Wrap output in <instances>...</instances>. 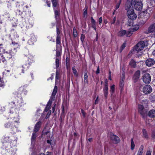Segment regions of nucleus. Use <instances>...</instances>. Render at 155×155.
I'll use <instances>...</instances> for the list:
<instances>
[{
	"label": "nucleus",
	"instance_id": "nucleus-1",
	"mask_svg": "<svg viewBox=\"0 0 155 155\" xmlns=\"http://www.w3.org/2000/svg\"><path fill=\"white\" fill-rule=\"evenodd\" d=\"M138 111L139 113L140 114L142 117L145 118L146 117L147 115V112L148 109H147V108L145 107L144 108V107L143 105L141 104H139L138 105Z\"/></svg>",
	"mask_w": 155,
	"mask_h": 155
},
{
	"label": "nucleus",
	"instance_id": "nucleus-2",
	"mask_svg": "<svg viewBox=\"0 0 155 155\" xmlns=\"http://www.w3.org/2000/svg\"><path fill=\"white\" fill-rule=\"evenodd\" d=\"M133 5H134V4L132 2V0H127L125 5V9L127 11V12L131 11V10H134L132 6Z\"/></svg>",
	"mask_w": 155,
	"mask_h": 155
},
{
	"label": "nucleus",
	"instance_id": "nucleus-3",
	"mask_svg": "<svg viewBox=\"0 0 155 155\" xmlns=\"http://www.w3.org/2000/svg\"><path fill=\"white\" fill-rule=\"evenodd\" d=\"M145 43L143 41L139 42L136 45L135 49L136 51H139L142 50L144 48Z\"/></svg>",
	"mask_w": 155,
	"mask_h": 155
},
{
	"label": "nucleus",
	"instance_id": "nucleus-4",
	"mask_svg": "<svg viewBox=\"0 0 155 155\" xmlns=\"http://www.w3.org/2000/svg\"><path fill=\"white\" fill-rule=\"evenodd\" d=\"M110 138L114 144H117L120 141L119 138L116 135L111 133L110 134Z\"/></svg>",
	"mask_w": 155,
	"mask_h": 155
},
{
	"label": "nucleus",
	"instance_id": "nucleus-5",
	"mask_svg": "<svg viewBox=\"0 0 155 155\" xmlns=\"http://www.w3.org/2000/svg\"><path fill=\"white\" fill-rule=\"evenodd\" d=\"M143 80L145 83H149L151 80V76L150 74L147 73L144 74L143 76Z\"/></svg>",
	"mask_w": 155,
	"mask_h": 155
},
{
	"label": "nucleus",
	"instance_id": "nucleus-6",
	"mask_svg": "<svg viewBox=\"0 0 155 155\" xmlns=\"http://www.w3.org/2000/svg\"><path fill=\"white\" fill-rule=\"evenodd\" d=\"M127 12V14L128 18L132 20L135 19L137 18V15L134 12V10H131Z\"/></svg>",
	"mask_w": 155,
	"mask_h": 155
},
{
	"label": "nucleus",
	"instance_id": "nucleus-7",
	"mask_svg": "<svg viewBox=\"0 0 155 155\" xmlns=\"http://www.w3.org/2000/svg\"><path fill=\"white\" fill-rule=\"evenodd\" d=\"M134 8L137 11H140L143 8V4L141 1H138L134 3Z\"/></svg>",
	"mask_w": 155,
	"mask_h": 155
},
{
	"label": "nucleus",
	"instance_id": "nucleus-8",
	"mask_svg": "<svg viewBox=\"0 0 155 155\" xmlns=\"http://www.w3.org/2000/svg\"><path fill=\"white\" fill-rule=\"evenodd\" d=\"M152 91V89L151 86L149 85L145 86L143 88V91L145 94H150Z\"/></svg>",
	"mask_w": 155,
	"mask_h": 155
},
{
	"label": "nucleus",
	"instance_id": "nucleus-9",
	"mask_svg": "<svg viewBox=\"0 0 155 155\" xmlns=\"http://www.w3.org/2000/svg\"><path fill=\"white\" fill-rule=\"evenodd\" d=\"M148 33H155V22L151 24L147 28Z\"/></svg>",
	"mask_w": 155,
	"mask_h": 155
},
{
	"label": "nucleus",
	"instance_id": "nucleus-10",
	"mask_svg": "<svg viewBox=\"0 0 155 155\" xmlns=\"http://www.w3.org/2000/svg\"><path fill=\"white\" fill-rule=\"evenodd\" d=\"M155 63V61L153 59L149 58L146 60V64L148 66L150 67L153 66Z\"/></svg>",
	"mask_w": 155,
	"mask_h": 155
},
{
	"label": "nucleus",
	"instance_id": "nucleus-11",
	"mask_svg": "<svg viewBox=\"0 0 155 155\" xmlns=\"http://www.w3.org/2000/svg\"><path fill=\"white\" fill-rule=\"evenodd\" d=\"M140 71L139 70L137 71L135 73L133 78L134 82H136L139 78L140 76Z\"/></svg>",
	"mask_w": 155,
	"mask_h": 155
},
{
	"label": "nucleus",
	"instance_id": "nucleus-12",
	"mask_svg": "<svg viewBox=\"0 0 155 155\" xmlns=\"http://www.w3.org/2000/svg\"><path fill=\"white\" fill-rule=\"evenodd\" d=\"M41 123V122L38 121L35 124L34 129V132L36 133L39 130Z\"/></svg>",
	"mask_w": 155,
	"mask_h": 155
},
{
	"label": "nucleus",
	"instance_id": "nucleus-13",
	"mask_svg": "<svg viewBox=\"0 0 155 155\" xmlns=\"http://www.w3.org/2000/svg\"><path fill=\"white\" fill-rule=\"evenodd\" d=\"M52 100L51 99H50L48 103V104L45 110L46 112L48 111L50 108L52 104Z\"/></svg>",
	"mask_w": 155,
	"mask_h": 155
},
{
	"label": "nucleus",
	"instance_id": "nucleus-14",
	"mask_svg": "<svg viewBox=\"0 0 155 155\" xmlns=\"http://www.w3.org/2000/svg\"><path fill=\"white\" fill-rule=\"evenodd\" d=\"M149 116L151 118L155 117V110L152 109L150 110L148 112Z\"/></svg>",
	"mask_w": 155,
	"mask_h": 155
},
{
	"label": "nucleus",
	"instance_id": "nucleus-15",
	"mask_svg": "<svg viewBox=\"0 0 155 155\" xmlns=\"http://www.w3.org/2000/svg\"><path fill=\"white\" fill-rule=\"evenodd\" d=\"M54 14H55V18L56 19H57L58 16L60 15V12L59 10H57L55 9V8H54L53 9Z\"/></svg>",
	"mask_w": 155,
	"mask_h": 155
},
{
	"label": "nucleus",
	"instance_id": "nucleus-16",
	"mask_svg": "<svg viewBox=\"0 0 155 155\" xmlns=\"http://www.w3.org/2000/svg\"><path fill=\"white\" fill-rule=\"evenodd\" d=\"M84 84H88V78L87 72L84 74Z\"/></svg>",
	"mask_w": 155,
	"mask_h": 155
},
{
	"label": "nucleus",
	"instance_id": "nucleus-17",
	"mask_svg": "<svg viewBox=\"0 0 155 155\" xmlns=\"http://www.w3.org/2000/svg\"><path fill=\"white\" fill-rule=\"evenodd\" d=\"M108 86H104L103 91L105 97L107 98L108 94Z\"/></svg>",
	"mask_w": 155,
	"mask_h": 155
},
{
	"label": "nucleus",
	"instance_id": "nucleus-18",
	"mask_svg": "<svg viewBox=\"0 0 155 155\" xmlns=\"http://www.w3.org/2000/svg\"><path fill=\"white\" fill-rule=\"evenodd\" d=\"M129 64L131 67L133 68H135L136 66V62L133 59L131 60Z\"/></svg>",
	"mask_w": 155,
	"mask_h": 155
},
{
	"label": "nucleus",
	"instance_id": "nucleus-19",
	"mask_svg": "<svg viewBox=\"0 0 155 155\" xmlns=\"http://www.w3.org/2000/svg\"><path fill=\"white\" fill-rule=\"evenodd\" d=\"M51 2L52 4L53 8H55L56 7H58V0H51Z\"/></svg>",
	"mask_w": 155,
	"mask_h": 155
},
{
	"label": "nucleus",
	"instance_id": "nucleus-20",
	"mask_svg": "<svg viewBox=\"0 0 155 155\" xmlns=\"http://www.w3.org/2000/svg\"><path fill=\"white\" fill-rule=\"evenodd\" d=\"M148 102L149 101L147 99L143 100L141 102L142 105H143L144 107V106L146 108H147V107L148 106Z\"/></svg>",
	"mask_w": 155,
	"mask_h": 155
},
{
	"label": "nucleus",
	"instance_id": "nucleus-21",
	"mask_svg": "<svg viewBox=\"0 0 155 155\" xmlns=\"http://www.w3.org/2000/svg\"><path fill=\"white\" fill-rule=\"evenodd\" d=\"M143 145L140 146L137 153V155H142L143 153Z\"/></svg>",
	"mask_w": 155,
	"mask_h": 155
},
{
	"label": "nucleus",
	"instance_id": "nucleus-22",
	"mask_svg": "<svg viewBox=\"0 0 155 155\" xmlns=\"http://www.w3.org/2000/svg\"><path fill=\"white\" fill-rule=\"evenodd\" d=\"M143 137L147 139L148 138V136L146 130L143 129L142 130Z\"/></svg>",
	"mask_w": 155,
	"mask_h": 155
},
{
	"label": "nucleus",
	"instance_id": "nucleus-23",
	"mask_svg": "<svg viewBox=\"0 0 155 155\" xmlns=\"http://www.w3.org/2000/svg\"><path fill=\"white\" fill-rule=\"evenodd\" d=\"M126 33V31L125 30H122L119 31L118 34V35L119 36L122 37L124 35H125Z\"/></svg>",
	"mask_w": 155,
	"mask_h": 155
},
{
	"label": "nucleus",
	"instance_id": "nucleus-24",
	"mask_svg": "<svg viewBox=\"0 0 155 155\" xmlns=\"http://www.w3.org/2000/svg\"><path fill=\"white\" fill-rule=\"evenodd\" d=\"M124 78H122L121 80V81H120V87L121 88V90H122L123 87L124 86Z\"/></svg>",
	"mask_w": 155,
	"mask_h": 155
},
{
	"label": "nucleus",
	"instance_id": "nucleus-25",
	"mask_svg": "<svg viewBox=\"0 0 155 155\" xmlns=\"http://www.w3.org/2000/svg\"><path fill=\"white\" fill-rule=\"evenodd\" d=\"M57 90L58 87L56 86L55 85L52 94V95L53 96H54L55 95L57 92Z\"/></svg>",
	"mask_w": 155,
	"mask_h": 155
},
{
	"label": "nucleus",
	"instance_id": "nucleus-26",
	"mask_svg": "<svg viewBox=\"0 0 155 155\" xmlns=\"http://www.w3.org/2000/svg\"><path fill=\"white\" fill-rule=\"evenodd\" d=\"M142 14H143V15L144 16L143 17L144 18L147 20L148 18L147 17H146V16H149V14L147 13V11H143Z\"/></svg>",
	"mask_w": 155,
	"mask_h": 155
},
{
	"label": "nucleus",
	"instance_id": "nucleus-27",
	"mask_svg": "<svg viewBox=\"0 0 155 155\" xmlns=\"http://www.w3.org/2000/svg\"><path fill=\"white\" fill-rule=\"evenodd\" d=\"M56 43L57 44V45L61 44V38L60 36H57Z\"/></svg>",
	"mask_w": 155,
	"mask_h": 155
},
{
	"label": "nucleus",
	"instance_id": "nucleus-28",
	"mask_svg": "<svg viewBox=\"0 0 155 155\" xmlns=\"http://www.w3.org/2000/svg\"><path fill=\"white\" fill-rule=\"evenodd\" d=\"M6 61V59L3 55L0 54V63L4 62Z\"/></svg>",
	"mask_w": 155,
	"mask_h": 155
},
{
	"label": "nucleus",
	"instance_id": "nucleus-29",
	"mask_svg": "<svg viewBox=\"0 0 155 155\" xmlns=\"http://www.w3.org/2000/svg\"><path fill=\"white\" fill-rule=\"evenodd\" d=\"M91 25L92 27V28L94 27H96V21L95 20L93 19V17H91Z\"/></svg>",
	"mask_w": 155,
	"mask_h": 155
},
{
	"label": "nucleus",
	"instance_id": "nucleus-30",
	"mask_svg": "<svg viewBox=\"0 0 155 155\" xmlns=\"http://www.w3.org/2000/svg\"><path fill=\"white\" fill-rule=\"evenodd\" d=\"M133 34V32L130 30L129 31H126V33H125V35L127 37H130Z\"/></svg>",
	"mask_w": 155,
	"mask_h": 155
},
{
	"label": "nucleus",
	"instance_id": "nucleus-31",
	"mask_svg": "<svg viewBox=\"0 0 155 155\" xmlns=\"http://www.w3.org/2000/svg\"><path fill=\"white\" fill-rule=\"evenodd\" d=\"M5 56L7 58H11L12 57V55L11 54V53L7 52L5 53Z\"/></svg>",
	"mask_w": 155,
	"mask_h": 155
},
{
	"label": "nucleus",
	"instance_id": "nucleus-32",
	"mask_svg": "<svg viewBox=\"0 0 155 155\" xmlns=\"http://www.w3.org/2000/svg\"><path fill=\"white\" fill-rule=\"evenodd\" d=\"M61 55V52L59 50H57L56 52V58H58L59 57H60V56Z\"/></svg>",
	"mask_w": 155,
	"mask_h": 155
},
{
	"label": "nucleus",
	"instance_id": "nucleus-33",
	"mask_svg": "<svg viewBox=\"0 0 155 155\" xmlns=\"http://www.w3.org/2000/svg\"><path fill=\"white\" fill-rule=\"evenodd\" d=\"M131 149L132 150H133L135 147V144L133 141V139L131 138Z\"/></svg>",
	"mask_w": 155,
	"mask_h": 155
},
{
	"label": "nucleus",
	"instance_id": "nucleus-34",
	"mask_svg": "<svg viewBox=\"0 0 155 155\" xmlns=\"http://www.w3.org/2000/svg\"><path fill=\"white\" fill-rule=\"evenodd\" d=\"M37 135L35 133H33L32 134L31 138V141L32 142L34 141Z\"/></svg>",
	"mask_w": 155,
	"mask_h": 155
},
{
	"label": "nucleus",
	"instance_id": "nucleus-35",
	"mask_svg": "<svg viewBox=\"0 0 155 155\" xmlns=\"http://www.w3.org/2000/svg\"><path fill=\"white\" fill-rule=\"evenodd\" d=\"M115 90V85H112L110 88V91L111 93L112 94H113Z\"/></svg>",
	"mask_w": 155,
	"mask_h": 155
},
{
	"label": "nucleus",
	"instance_id": "nucleus-36",
	"mask_svg": "<svg viewBox=\"0 0 155 155\" xmlns=\"http://www.w3.org/2000/svg\"><path fill=\"white\" fill-rule=\"evenodd\" d=\"M56 67V68H58L59 65V60L58 58H56L55 60Z\"/></svg>",
	"mask_w": 155,
	"mask_h": 155
},
{
	"label": "nucleus",
	"instance_id": "nucleus-37",
	"mask_svg": "<svg viewBox=\"0 0 155 155\" xmlns=\"http://www.w3.org/2000/svg\"><path fill=\"white\" fill-rule=\"evenodd\" d=\"M73 72L74 74V75L76 76H77L78 75V74L75 68L74 67H73L72 68Z\"/></svg>",
	"mask_w": 155,
	"mask_h": 155
},
{
	"label": "nucleus",
	"instance_id": "nucleus-38",
	"mask_svg": "<svg viewBox=\"0 0 155 155\" xmlns=\"http://www.w3.org/2000/svg\"><path fill=\"white\" fill-rule=\"evenodd\" d=\"M139 28V27L138 26H137L135 27H134L131 29H130V30L132 32L133 31H137Z\"/></svg>",
	"mask_w": 155,
	"mask_h": 155
},
{
	"label": "nucleus",
	"instance_id": "nucleus-39",
	"mask_svg": "<svg viewBox=\"0 0 155 155\" xmlns=\"http://www.w3.org/2000/svg\"><path fill=\"white\" fill-rule=\"evenodd\" d=\"M73 34L74 37H76L77 36L78 34L75 28L73 29Z\"/></svg>",
	"mask_w": 155,
	"mask_h": 155
},
{
	"label": "nucleus",
	"instance_id": "nucleus-40",
	"mask_svg": "<svg viewBox=\"0 0 155 155\" xmlns=\"http://www.w3.org/2000/svg\"><path fill=\"white\" fill-rule=\"evenodd\" d=\"M85 38V36L84 34H81V38H80V39H81V42H83L84 39Z\"/></svg>",
	"mask_w": 155,
	"mask_h": 155
},
{
	"label": "nucleus",
	"instance_id": "nucleus-41",
	"mask_svg": "<svg viewBox=\"0 0 155 155\" xmlns=\"http://www.w3.org/2000/svg\"><path fill=\"white\" fill-rule=\"evenodd\" d=\"M51 114V110L49 111L48 112V113L46 116V117H45L46 119H48V118L50 116V115Z\"/></svg>",
	"mask_w": 155,
	"mask_h": 155
},
{
	"label": "nucleus",
	"instance_id": "nucleus-42",
	"mask_svg": "<svg viewBox=\"0 0 155 155\" xmlns=\"http://www.w3.org/2000/svg\"><path fill=\"white\" fill-rule=\"evenodd\" d=\"M47 38L48 41H51L53 42H54V40L52 39V38L51 37L48 36L47 37Z\"/></svg>",
	"mask_w": 155,
	"mask_h": 155
},
{
	"label": "nucleus",
	"instance_id": "nucleus-43",
	"mask_svg": "<svg viewBox=\"0 0 155 155\" xmlns=\"http://www.w3.org/2000/svg\"><path fill=\"white\" fill-rule=\"evenodd\" d=\"M56 30H57V36H59V34H60V31L59 29L57 27Z\"/></svg>",
	"mask_w": 155,
	"mask_h": 155
},
{
	"label": "nucleus",
	"instance_id": "nucleus-44",
	"mask_svg": "<svg viewBox=\"0 0 155 155\" xmlns=\"http://www.w3.org/2000/svg\"><path fill=\"white\" fill-rule=\"evenodd\" d=\"M62 112L61 114H64L65 113V112L64 109V107L63 105H62Z\"/></svg>",
	"mask_w": 155,
	"mask_h": 155
},
{
	"label": "nucleus",
	"instance_id": "nucleus-45",
	"mask_svg": "<svg viewBox=\"0 0 155 155\" xmlns=\"http://www.w3.org/2000/svg\"><path fill=\"white\" fill-rule=\"evenodd\" d=\"M125 42H124L121 47V51L123 50V49L125 48Z\"/></svg>",
	"mask_w": 155,
	"mask_h": 155
},
{
	"label": "nucleus",
	"instance_id": "nucleus-46",
	"mask_svg": "<svg viewBox=\"0 0 155 155\" xmlns=\"http://www.w3.org/2000/svg\"><path fill=\"white\" fill-rule=\"evenodd\" d=\"M102 17H100L98 20V22L99 24L100 25L101 24L102 21Z\"/></svg>",
	"mask_w": 155,
	"mask_h": 155
},
{
	"label": "nucleus",
	"instance_id": "nucleus-47",
	"mask_svg": "<svg viewBox=\"0 0 155 155\" xmlns=\"http://www.w3.org/2000/svg\"><path fill=\"white\" fill-rule=\"evenodd\" d=\"M48 6L50 7H51V2H50L48 1H47L46 2Z\"/></svg>",
	"mask_w": 155,
	"mask_h": 155
},
{
	"label": "nucleus",
	"instance_id": "nucleus-48",
	"mask_svg": "<svg viewBox=\"0 0 155 155\" xmlns=\"http://www.w3.org/2000/svg\"><path fill=\"white\" fill-rule=\"evenodd\" d=\"M152 138L153 139H155V131H153L152 134Z\"/></svg>",
	"mask_w": 155,
	"mask_h": 155
},
{
	"label": "nucleus",
	"instance_id": "nucleus-49",
	"mask_svg": "<svg viewBox=\"0 0 155 155\" xmlns=\"http://www.w3.org/2000/svg\"><path fill=\"white\" fill-rule=\"evenodd\" d=\"M104 86H108V83L107 79H106L104 81Z\"/></svg>",
	"mask_w": 155,
	"mask_h": 155
},
{
	"label": "nucleus",
	"instance_id": "nucleus-50",
	"mask_svg": "<svg viewBox=\"0 0 155 155\" xmlns=\"http://www.w3.org/2000/svg\"><path fill=\"white\" fill-rule=\"evenodd\" d=\"M116 17H114L113 19V21L111 22V24H114L116 21Z\"/></svg>",
	"mask_w": 155,
	"mask_h": 155
},
{
	"label": "nucleus",
	"instance_id": "nucleus-51",
	"mask_svg": "<svg viewBox=\"0 0 155 155\" xmlns=\"http://www.w3.org/2000/svg\"><path fill=\"white\" fill-rule=\"evenodd\" d=\"M120 4V3H118L115 7V9H117L119 7Z\"/></svg>",
	"mask_w": 155,
	"mask_h": 155
},
{
	"label": "nucleus",
	"instance_id": "nucleus-52",
	"mask_svg": "<svg viewBox=\"0 0 155 155\" xmlns=\"http://www.w3.org/2000/svg\"><path fill=\"white\" fill-rule=\"evenodd\" d=\"M59 75V73L58 71H56V79H58Z\"/></svg>",
	"mask_w": 155,
	"mask_h": 155
},
{
	"label": "nucleus",
	"instance_id": "nucleus-53",
	"mask_svg": "<svg viewBox=\"0 0 155 155\" xmlns=\"http://www.w3.org/2000/svg\"><path fill=\"white\" fill-rule=\"evenodd\" d=\"M81 112L82 114L84 116V117H85V113L84 112V110L82 109H81Z\"/></svg>",
	"mask_w": 155,
	"mask_h": 155
},
{
	"label": "nucleus",
	"instance_id": "nucleus-54",
	"mask_svg": "<svg viewBox=\"0 0 155 155\" xmlns=\"http://www.w3.org/2000/svg\"><path fill=\"white\" fill-rule=\"evenodd\" d=\"M87 8L85 10L84 12L83 15L85 16L87 15Z\"/></svg>",
	"mask_w": 155,
	"mask_h": 155
},
{
	"label": "nucleus",
	"instance_id": "nucleus-55",
	"mask_svg": "<svg viewBox=\"0 0 155 155\" xmlns=\"http://www.w3.org/2000/svg\"><path fill=\"white\" fill-rule=\"evenodd\" d=\"M66 64H68L69 63V59L68 57H67L66 58Z\"/></svg>",
	"mask_w": 155,
	"mask_h": 155
},
{
	"label": "nucleus",
	"instance_id": "nucleus-56",
	"mask_svg": "<svg viewBox=\"0 0 155 155\" xmlns=\"http://www.w3.org/2000/svg\"><path fill=\"white\" fill-rule=\"evenodd\" d=\"M100 73V70H99V67H98L97 68V70L96 71V73L97 74H98Z\"/></svg>",
	"mask_w": 155,
	"mask_h": 155
},
{
	"label": "nucleus",
	"instance_id": "nucleus-57",
	"mask_svg": "<svg viewBox=\"0 0 155 155\" xmlns=\"http://www.w3.org/2000/svg\"><path fill=\"white\" fill-rule=\"evenodd\" d=\"M151 152L147 151V152L146 155H151Z\"/></svg>",
	"mask_w": 155,
	"mask_h": 155
},
{
	"label": "nucleus",
	"instance_id": "nucleus-58",
	"mask_svg": "<svg viewBox=\"0 0 155 155\" xmlns=\"http://www.w3.org/2000/svg\"><path fill=\"white\" fill-rule=\"evenodd\" d=\"M3 45L2 44H0V51H2V50H3V48L2 47Z\"/></svg>",
	"mask_w": 155,
	"mask_h": 155
},
{
	"label": "nucleus",
	"instance_id": "nucleus-59",
	"mask_svg": "<svg viewBox=\"0 0 155 155\" xmlns=\"http://www.w3.org/2000/svg\"><path fill=\"white\" fill-rule=\"evenodd\" d=\"M55 106H56V104H55L54 106L52 107V112H53V113L54 111V110H55Z\"/></svg>",
	"mask_w": 155,
	"mask_h": 155
},
{
	"label": "nucleus",
	"instance_id": "nucleus-60",
	"mask_svg": "<svg viewBox=\"0 0 155 155\" xmlns=\"http://www.w3.org/2000/svg\"><path fill=\"white\" fill-rule=\"evenodd\" d=\"M98 97H97V98H96V100L95 101V104H97L98 103Z\"/></svg>",
	"mask_w": 155,
	"mask_h": 155
},
{
	"label": "nucleus",
	"instance_id": "nucleus-61",
	"mask_svg": "<svg viewBox=\"0 0 155 155\" xmlns=\"http://www.w3.org/2000/svg\"><path fill=\"white\" fill-rule=\"evenodd\" d=\"M45 155H51V153L48 151L46 152V154Z\"/></svg>",
	"mask_w": 155,
	"mask_h": 155
},
{
	"label": "nucleus",
	"instance_id": "nucleus-62",
	"mask_svg": "<svg viewBox=\"0 0 155 155\" xmlns=\"http://www.w3.org/2000/svg\"><path fill=\"white\" fill-rule=\"evenodd\" d=\"M51 141L50 140H47V142L49 144H50L51 145Z\"/></svg>",
	"mask_w": 155,
	"mask_h": 155
},
{
	"label": "nucleus",
	"instance_id": "nucleus-63",
	"mask_svg": "<svg viewBox=\"0 0 155 155\" xmlns=\"http://www.w3.org/2000/svg\"><path fill=\"white\" fill-rule=\"evenodd\" d=\"M88 140L89 142H91L92 140V138H89Z\"/></svg>",
	"mask_w": 155,
	"mask_h": 155
},
{
	"label": "nucleus",
	"instance_id": "nucleus-64",
	"mask_svg": "<svg viewBox=\"0 0 155 155\" xmlns=\"http://www.w3.org/2000/svg\"><path fill=\"white\" fill-rule=\"evenodd\" d=\"M152 54L153 55H155V49L153 51Z\"/></svg>",
	"mask_w": 155,
	"mask_h": 155
}]
</instances>
